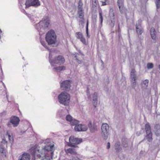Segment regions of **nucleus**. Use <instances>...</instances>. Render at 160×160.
Returning a JSON list of instances; mask_svg holds the SVG:
<instances>
[{
    "mask_svg": "<svg viewBox=\"0 0 160 160\" xmlns=\"http://www.w3.org/2000/svg\"><path fill=\"white\" fill-rule=\"evenodd\" d=\"M124 0H118L117 3L118 6L123 5Z\"/></svg>",
    "mask_w": 160,
    "mask_h": 160,
    "instance_id": "obj_39",
    "label": "nucleus"
},
{
    "mask_svg": "<svg viewBox=\"0 0 160 160\" xmlns=\"http://www.w3.org/2000/svg\"><path fill=\"white\" fill-rule=\"evenodd\" d=\"M2 143L6 144V146H7V141L6 140V139L5 138H3L1 141Z\"/></svg>",
    "mask_w": 160,
    "mask_h": 160,
    "instance_id": "obj_46",
    "label": "nucleus"
},
{
    "mask_svg": "<svg viewBox=\"0 0 160 160\" xmlns=\"http://www.w3.org/2000/svg\"><path fill=\"white\" fill-rule=\"evenodd\" d=\"M29 152L33 156L35 157V156H37L38 157H39L40 155L38 154L39 152V150L35 147L31 148L29 149Z\"/></svg>",
    "mask_w": 160,
    "mask_h": 160,
    "instance_id": "obj_14",
    "label": "nucleus"
},
{
    "mask_svg": "<svg viewBox=\"0 0 160 160\" xmlns=\"http://www.w3.org/2000/svg\"><path fill=\"white\" fill-rule=\"evenodd\" d=\"M140 132H137L136 133V135H137V136H139V135H140Z\"/></svg>",
    "mask_w": 160,
    "mask_h": 160,
    "instance_id": "obj_53",
    "label": "nucleus"
},
{
    "mask_svg": "<svg viewBox=\"0 0 160 160\" xmlns=\"http://www.w3.org/2000/svg\"><path fill=\"white\" fill-rule=\"evenodd\" d=\"M101 135L102 138L104 140L107 139L109 134V131L104 130V129H101Z\"/></svg>",
    "mask_w": 160,
    "mask_h": 160,
    "instance_id": "obj_16",
    "label": "nucleus"
},
{
    "mask_svg": "<svg viewBox=\"0 0 160 160\" xmlns=\"http://www.w3.org/2000/svg\"><path fill=\"white\" fill-rule=\"evenodd\" d=\"M155 128L154 130L155 134L157 136H158L160 135V126L157 125L155 126Z\"/></svg>",
    "mask_w": 160,
    "mask_h": 160,
    "instance_id": "obj_24",
    "label": "nucleus"
},
{
    "mask_svg": "<svg viewBox=\"0 0 160 160\" xmlns=\"http://www.w3.org/2000/svg\"><path fill=\"white\" fill-rule=\"evenodd\" d=\"M107 0H105V1H104V2H102V6H104V5H106L107 4L106 3V2L107 1Z\"/></svg>",
    "mask_w": 160,
    "mask_h": 160,
    "instance_id": "obj_51",
    "label": "nucleus"
},
{
    "mask_svg": "<svg viewBox=\"0 0 160 160\" xmlns=\"http://www.w3.org/2000/svg\"><path fill=\"white\" fill-rule=\"evenodd\" d=\"M73 55L74 56V57L76 58V59L77 61V62L78 63H81V61L78 58V56L79 55V54L78 53H75V54H73Z\"/></svg>",
    "mask_w": 160,
    "mask_h": 160,
    "instance_id": "obj_35",
    "label": "nucleus"
},
{
    "mask_svg": "<svg viewBox=\"0 0 160 160\" xmlns=\"http://www.w3.org/2000/svg\"><path fill=\"white\" fill-rule=\"evenodd\" d=\"M79 123V121L74 119H72L70 122V123L72 125H77Z\"/></svg>",
    "mask_w": 160,
    "mask_h": 160,
    "instance_id": "obj_34",
    "label": "nucleus"
},
{
    "mask_svg": "<svg viewBox=\"0 0 160 160\" xmlns=\"http://www.w3.org/2000/svg\"><path fill=\"white\" fill-rule=\"evenodd\" d=\"M88 126L91 132H94L97 131V126L94 124H92L91 122H89Z\"/></svg>",
    "mask_w": 160,
    "mask_h": 160,
    "instance_id": "obj_15",
    "label": "nucleus"
},
{
    "mask_svg": "<svg viewBox=\"0 0 160 160\" xmlns=\"http://www.w3.org/2000/svg\"><path fill=\"white\" fill-rule=\"evenodd\" d=\"M101 135L102 138L104 140L107 139L109 134V131L104 130V129H101Z\"/></svg>",
    "mask_w": 160,
    "mask_h": 160,
    "instance_id": "obj_17",
    "label": "nucleus"
},
{
    "mask_svg": "<svg viewBox=\"0 0 160 160\" xmlns=\"http://www.w3.org/2000/svg\"><path fill=\"white\" fill-rule=\"evenodd\" d=\"M130 78L131 79H137L135 71L134 69H132L130 73Z\"/></svg>",
    "mask_w": 160,
    "mask_h": 160,
    "instance_id": "obj_28",
    "label": "nucleus"
},
{
    "mask_svg": "<svg viewBox=\"0 0 160 160\" xmlns=\"http://www.w3.org/2000/svg\"><path fill=\"white\" fill-rule=\"evenodd\" d=\"M46 41L49 45L54 44L56 41V36L53 30L48 31L46 36Z\"/></svg>",
    "mask_w": 160,
    "mask_h": 160,
    "instance_id": "obj_3",
    "label": "nucleus"
},
{
    "mask_svg": "<svg viewBox=\"0 0 160 160\" xmlns=\"http://www.w3.org/2000/svg\"><path fill=\"white\" fill-rule=\"evenodd\" d=\"M59 102L61 104L64 105H68L69 104L70 97L69 95L66 92H62L58 97Z\"/></svg>",
    "mask_w": 160,
    "mask_h": 160,
    "instance_id": "obj_4",
    "label": "nucleus"
},
{
    "mask_svg": "<svg viewBox=\"0 0 160 160\" xmlns=\"http://www.w3.org/2000/svg\"><path fill=\"white\" fill-rule=\"evenodd\" d=\"M148 80L146 79L145 80L143 81L142 84V85L143 88H146L148 86Z\"/></svg>",
    "mask_w": 160,
    "mask_h": 160,
    "instance_id": "obj_32",
    "label": "nucleus"
},
{
    "mask_svg": "<svg viewBox=\"0 0 160 160\" xmlns=\"http://www.w3.org/2000/svg\"><path fill=\"white\" fill-rule=\"evenodd\" d=\"M153 67V65L152 63H149L147 64V68L148 69L152 68Z\"/></svg>",
    "mask_w": 160,
    "mask_h": 160,
    "instance_id": "obj_38",
    "label": "nucleus"
},
{
    "mask_svg": "<svg viewBox=\"0 0 160 160\" xmlns=\"http://www.w3.org/2000/svg\"><path fill=\"white\" fill-rule=\"evenodd\" d=\"M73 143H68V145L69 147H72L74 148H78V147L77 145H74Z\"/></svg>",
    "mask_w": 160,
    "mask_h": 160,
    "instance_id": "obj_42",
    "label": "nucleus"
},
{
    "mask_svg": "<svg viewBox=\"0 0 160 160\" xmlns=\"http://www.w3.org/2000/svg\"><path fill=\"white\" fill-rule=\"evenodd\" d=\"M49 24V18L48 17L44 18L42 20L36 25L35 28L38 31H42L47 28Z\"/></svg>",
    "mask_w": 160,
    "mask_h": 160,
    "instance_id": "obj_2",
    "label": "nucleus"
},
{
    "mask_svg": "<svg viewBox=\"0 0 160 160\" xmlns=\"http://www.w3.org/2000/svg\"><path fill=\"white\" fill-rule=\"evenodd\" d=\"M142 21L139 20L136 24V32L138 35H140L143 32V29L141 26Z\"/></svg>",
    "mask_w": 160,
    "mask_h": 160,
    "instance_id": "obj_9",
    "label": "nucleus"
},
{
    "mask_svg": "<svg viewBox=\"0 0 160 160\" xmlns=\"http://www.w3.org/2000/svg\"><path fill=\"white\" fill-rule=\"evenodd\" d=\"M93 106L96 107L98 103V94L97 92H95L92 96Z\"/></svg>",
    "mask_w": 160,
    "mask_h": 160,
    "instance_id": "obj_19",
    "label": "nucleus"
},
{
    "mask_svg": "<svg viewBox=\"0 0 160 160\" xmlns=\"http://www.w3.org/2000/svg\"><path fill=\"white\" fill-rule=\"evenodd\" d=\"M65 152L67 153H70L72 154H76L77 153L76 149L72 148H69L65 150Z\"/></svg>",
    "mask_w": 160,
    "mask_h": 160,
    "instance_id": "obj_22",
    "label": "nucleus"
},
{
    "mask_svg": "<svg viewBox=\"0 0 160 160\" xmlns=\"http://www.w3.org/2000/svg\"><path fill=\"white\" fill-rule=\"evenodd\" d=\"M26 8H28L30 6L37 7L40 5L39 0H27L26 3Z\"/></svg>",
    "mask_w": 160,
    "mask_h": 160,
    "instance_id": "obj_5",
    "label": "nucleus"
},
{
    "mask_svg": "<svg viewBox=\"0 0 160 160\" xmlns=\"http://www.w3.org/2000/svg\"><path fill=\"white\" fill-rule=\"evenodd\" d=\"M89 22L88 20L87 21V24L86 26V32L87 34V36L89 37L88 36V26Z\"/></svg>",
    "mask_w": 160,
    "mask_h": 160,
    "instance_id": "obj_40",
    "label": "nucleus"
},
{
    "mask_svg": "<svg viewBox=\"0 0 160 160\" xmlns=\"http://www.w3.org/2000/svg\"><path fill=\"white\" fill-rule=\"evenodd\" d=\"M155 30L154 28H152L150 31V34L152 38L155 39L156 37Z\"/></svg>",
    "mask_w": 160,
    "mask_h": 160,
    "instance_id": "obj_27",
    "label": "nucleus"
},
{
    "mask_svg": "<svg viewBox=\"0 0 160 160\" xmlns=\"http://www.w3.org/2000/svg\"><path fill=\"white\" fill-rule=\"evenodd\" d=\"M69 143H73L74 144H78L81 142L82 139L81 138H74L73 137H70L69 138Z\"/></svg>",
    "mask_w": 160,
    "mask_h": 160,
    "instance_id": "obj_13",
    "label": "nucleus"
},
{
    "mask_svg": "<svg viewBox=\"0 0 160 160\" xmlns=\"http://www.w3.org/2000/svg\"><path fill=\"white\" fill-rule=\"evenodd\" d=\"M75 34L76 37L78 39H79L82 43L85 45H86L87 43L86 39L81 32H77Z\"/></svg>",
    "mask_w": 160,
    "mask_h": 160,
    "instance_id": "obj_11",
    "label": "nucleus"
},
{
    "mask_svg": "<svg viewBox=\"0 0 160 160\" xmlns=\"http://www.w3.org/2000/svg\"><path fill=\"white\" fill-rule=\"evenodd\" d=\"M50 53L49 54V57H50Z\"/></svg>",
    "mask_w": 160,
    "mask_h": 160,
    "instance_id": "obj_54",
    "label": "nucleus"
},
{
    "mask_svg": "<svg viewBox=\"0 0 160 160\" xmlns=\"http://www.w3.org/2000/svg\"><path fill=\"white\" fill-rule=\"evenodd\" d=\"M82 157L79 158L78 157H75L72 158V160H82Z\"/></svg>",
    "mask_w": 160,
    "mask_h": 160,
    "instance_id": "obj_49",
    "label": "nucleus"
},
{
    "mask_svg": "<svg viewBox=\"0 0 160 160\" xmlns=\"http://www.w3.org/2000/svg\"><path fill=\"white\" fill-rule=\"evenodd\" d=\"M65 62V59L64 57L61 55L55 57L53 60L52 62L55 64L61 65L63 64Z\"/></svg>",
    "mask_w": 160,
    "mask_h": 160,
    "instance_id": "obj_8",
    "label": "nucleus"
},
{
    "mask_svg": "<svg viewBox=\"0 0 160 160\" xmlns=\"http://www.w3.org/2000/svg\"><path fill=\"white\" fill-rule=\"evenodd\" d=\"M137 79H131V84L132 88L135 89L136 87V80Z\"/></svg>",
    "mask_w": 160,
    "mask_h": 160,
    "instance_id": "obj_29",
    "label": "nucleus"
},
{
    "mask_svg": "<svg viewBox=\"0 0 160 160\" xmlns=\"http://www.w3.org/2000/svg\"><path fill=\"white\" fill-rule=\"evenodd\" d=\"M72 119V117L70 115H68L66 117V120L70 122H71Z\"/></svg>",
    "mask_w": 160,
    "mask_h": 160,
    "instance_id": "obj_37",
    "label": "nucleus"
},
{
    "mask_svg": "<svg viewBox=\"0 0 160 160\" xmlns=\"http://www.w3.org/2000/svg\"><path fill=\"white\" fill-rule=\"evenodd\" d=\"M4 150L2 145L0 144V153H3Z\"/></svg>",
    "mask_w": 160,
    "mask_h": 160,
    "instance_id": "obj_50",
    "label": "nucleus"
},
{
    "mask_svg": "<svg viewBox=\"0 0 160 160\" xmlns=\"http://www.w3.org/2000/svg\"><path fill=\"white\" fill-rule=\"evenodd\" d=\"M83 3L81 0H79L78 2V10H84L83 7Z\"/></svg>",
    "mask_w": 160,
    "mask_h": 160,
    "instance_id": "obj_33",
    "label": "nucleus"
},
{
    "mask_svg": "<svg viewBox=\"0 0 160 160\" xmlns=\"http://www.w3.org/2000/svg\"><path fill=\"white\" fill-rule=\"evenodd\" d=\"M101 62H103V61H102V60H101Z\"/></svg>",
    "mask_w": 160,
    "mask_h": 160,
    "instance_id": "obj_56",
    "label": "nucleus"
},
{
    "mask_svg": "<svg viewBox=\"0 0 160 160\" xmlns=\"http://www.w3.org/2000/svg\"><path fill=\"white\" fill-rule=\"evenodd\" d=\"M129 144V140L125 138H123L122 140V145L124 148L128 147Z\"/></svg>",
    "mask_w": 160,
    "mask_h": 160,
    "instance_id": "obj_20",
    "label": "nucleus"
},
{
    "mask_svg": "<svg viewBox=\"0 0 160 160\" xmlns=\"http://www.w3.org/2000/svg\"><path fill=\"white\" fill-rule=\"evenodd\" d=\"M110 144L109 142H108L107 143V149H109L110 148Z\"/></svg>",
    "mask_w": 160,
    "mask_h": 160,
    "instance_id": "obj_52",
    "label": "nucleus"
},
{
    "mask_svg": "<svg viewBox=\"0 0 160 160\" xmlns=\"http://www.w3.org/2000/svg\"><path fill=\"white\" fill-rule=\"evenodd\" d=\"M41 43L42 44V45L45 48H47V49H48L49 51V52H51V50H50L47 47V46L45 44V42H44V41H41Z\"/></svg>",
    "mask_w": 160,
    "mask_h": 160,
    "instance_id": "obj_43",
    "label": "nucleus"
},
{
    "mask_svg": "<svg viewBox=\"0 0 160 160\" xmlns=\"http://www.w3.org/2000/svg\"><path fill=\"white\" fill-rule=\"evenodd\" d=\"M87 129L88 127L84 125H77L74 127L75 130L77 131H85Z\"/></svg>",
    "mask_w": 160,
    "mask_h": 160,
    "instance_id": "obj_12",
    "label": "nucleus"
},
{
    "mask_svg": "<svg viewBox=\"0 0 160 160\" xmlns=\"http://www.w3.org/2000/svg\"><path fill=\"white\" fill-rule=\"evenodd\" d=\"M9 123H8V126H9Z\"/></svg>",
    "mask_w": 160,
    "mask_h": 160,
    "instance_id": "obj_55",
    "label": "nucleus"
},
{
    "mask_svg": "<svg viewBox=\"0 0 160 160\" xmlns=\"http://www.w3.org/2000/svg\"><path fill=\"white\" fill-rule=\"evenodd\" d=\"M92 2L93 6L96 7L98 2L96 0H92Z\"/></svg>",
    "mask_w": 160,
    "mask_h": 160,
    "instance_id": "obj_44",
    "label": "nucleus"
},
{
    "mask_svg": "<svg viewBox=\"0 0 160 160\" xmlns=\"http://www.w3.org/2000/svg\"><path fill=\"white\" fill-rule=\"evenodd\" d=\"M120 12L121 13H123L125 11V8L123 5L118 6Z\"/></svg>",
    "mask_w": 160,
    "mask_h": 160,
    "instance_id": "obj_36",
    "label": "nucleus"
},
{
    "mask_svg": "<svg viewBox=\"0 0 160 160\" xmlns=\"http://www.w3.org/2000/svg\"><path fill=\"white\" fill-rule=\"evenodd\" d=\"M60 87L63 90H65L68 91H69L71 87L70 81L69 80H68L63 81L61 83Z\"/></svg>",
    "mask_w": 160,
    "mask_h": 160,
    "instance_id": "obj_6",
    "label": "nucleus"
},
{
    "mask_svg": "<svg viewBox=\"0 0 160 160\" xmlns=\"http://www.w3.org/2000/svg\"><path fill=\"white\" fill-rule=\"evenodd\" d=\"M54 71L60 72L65 69V67L63 66H58L57 67H54L53 68Z\"/></svg>",
    "mask_w": 160,
    "mask_h": 160,
    "instance_id": "obj_25",
    "label": "nucleus"
},
{
    "mask_svg": "<svg viewBox=\"0 0 160 160\" xmlns=\"http://www.w3.org/2000/svg\"><path fill=\"white\" fill-rule=\"evenodd\" d=\"M30 155L27 153H23L19 157V160H29Z\"/></svg>",
    "mask_w": 160,
    "mask_h": 160,
    "instance_id": "obj_18",
    "label": "nucleus"
},
{
    "mask_svg": "<svg viewBox=\"0 0 160 160\" xmlns=\"http://www.w3.org/2000/svg\"><path fill=\"white\" fill-rule=\"evenodd\" d=\"M111 23H110V25L112 28H113L114 25L115 21L113 20H111Z\"/></svg>",
    "mask_w": 160,
    "mask_h": 160,
    "instance_id": "obj_48",
    "label": "nucleus"
},
{
    "mask_svg": "<svg viewBox=\"0 0 160 160\" xmlns=\"http://www.w3.org/2000/svg\"><path fill=\"white\" fill-rule=\"evenodd\" d=\"M120 145L119 142H116L114 145V148L117 152H119L122 150V148Z\"/></svg>",
    "mask_w": 160,
    "mask_h": 160,
    "instance_id": "obj_23",
    "label": "nucleus"
},
{
    "mask_svg": "<svg viewBox=\"0 0 160 160\" xmlns=\"http://www.w3.org/2000/svg\"><path fill=\"white\" fill-rule=\"evenodd\" d=\"M19 121V118L16 116H12L10 118V122L14 127H16L18 125Z\"/></svg>",
    "mask_w": 160,
    "mask_h": 160,
    "instance_id": "obj_10",
    "label": "nucleus"
},
{
    "mask_svg": "<svg viewBox=\"0 0 160 160\" xmlns=\"http://www.w3.org/2000/svg\"><path fill=\"white\" fill-rule=\"evenodd\" d=\"M54 144L50 143H48L44 147L43 150L45 152H48V153L44 155V158L42 160H50V158H52L54 150Z\"/></svg>",
    "mask_w": 160,
    "mask_h": 160,
    "instance_id": "obj_1",
    "label": "nucleus"
},
{
    "mask_svg": "<svg viewBox=\"0 0 160 160\" xmlns=\"http://www.w3.org/2000/svg\"><path fill=\"white\" fill-rule=\"evenodd\" d=\"M7 134L8 135V138L10 142H12L13 141V138L12 136H11L9 134H8V132H7Z\"/></svg>",
    "mask_w": 160,
    "mask_h": 160,
    "instance_id": "obj_45",
    "label": "nucleus"
},
{
    "mask_svg": "<svg viewBox=\"0 0 160 160\" xmlns=\"http://www.w3.org/2000/svg\"><path fill=\"white\" fill-rule=\"evenodd\" d=\"M155 3L157 8H159L160 7V0H156Z\"/></svg>",
    "mask_w": 160,
    "mask_h": 160,
    "instance_id": "obj_41",
    "label": "nucleus"
},
{
    "mask_svg": "<svg viewBox=\"0 0 160 160\" xmlns=\"http://www.w3.org/2000/svg\"><path fill=\"white\" fill-rule=\"evenodd\" d=\"M109 15L110 20H114L115 19L114 13L113 12V10L112 8H111L110 10Z\"/></svg>",
    "mask_w": 160,
    "mask_h": 160,
    "instance_id": "obj_30",
    "label": "nucleus"
},
{
    "mask_svg": "<svg viewBox=\"0 0 160 160\" xmlns=\"http://www.w3.org/2000/svg\"><path fill=\"white\" fill-rule=\"evenodd\" d=\"M99 19L101 21V23H102L103 21V18L102 15V14L101 12H100L99 13Z\"/></svg>",
    "mask_w": 160,
    "mask_h": 160,
    "instance_id": "obj_47",
    "label": "nucleus"
},
{
    "mask_svg": "<svg viewBox=\"0 0 160 160\" xmlns=\"http://www.w3.org/2000/svg\"><path fill=\"white\" fill-rule=\"evenodd\" d=\"M152 133H146L145 137L144 138L143 140H147L149 142H151L152 141Z\"/></svg>",
    "mask_w": 160,
    "mask_h": 160,
    "instance_id": "obj_21",
    "label": "nucleus"
},
{
    "mask_svg": "<svg viewBox=\"0 0 160 160\" xmlns=\"http://www.w3.org/2000/svg\"><path fill=\"white\" fill-rule=\"evenodd\" d=\"M145 129L146 133H152L151 131L150 126L148 123L145 124Z\"/></svg>",
    "mask_w": 160,
    "mask_h": 160,
    "instance_id": "obj_26",
    "label": "nucleus"
},
{
    "mask_svg": "<svg viewBox=\"0 0 160 160\" xmlns=\"http://www.w3.org/2000/svg\"><path fill=\"white\" fill-rule=\"evenodd\" d=\"M83 11L84 10H78L77 11V13L79 18L78 20L79 23L81 24H83L84 23L85 19Z\"/></svg>",
    "mask_w": 160,
    "mask_h": 160,
    "instance_id": "obj_7",
    "label": "nucleus"
},
{
    "mask_svg": "<svg viewBox=\"0 0 160 160\" xmlns=\"http://www.w3.org/2000/svg\"><path fill=\"white\" fill-rule=\"evenodd\" d=\"M109 126L107 123H102L101 127V129H104V130L109 131Z\"/></svg>",
    "mask_w": 160,
    "mask_h": 160,
    "instance_id": "obj_31",
    "label": "nucleus"
}]
</instances>
